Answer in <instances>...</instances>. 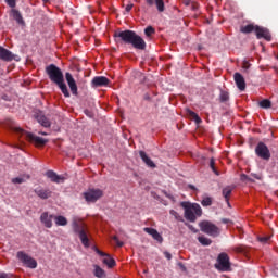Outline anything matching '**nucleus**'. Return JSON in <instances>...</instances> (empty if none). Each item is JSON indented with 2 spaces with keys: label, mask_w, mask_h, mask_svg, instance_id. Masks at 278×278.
Wrapping results in <instances>:
<instances>
[{
  "label": "nucleus",
  "mask_w": 278,
  "mask_h": 278,
  "mask_svg": "<svg viewBox=\"0 0 278 278\" xmlns=\"http://www.w3.org/2000/svg\"><path fill=\"white\" fill-rule=\"evenodd\" d=\"M96 253H97L98 255H100L101 257H105V256L108 255V253H105V252H103V251H101V250H99V249H97V248H96Z\"/></svg>",
  "instance_id": "37998d69"
},
{
  "label": "nucleus",
  "mask_w": 278,
  "mask_h": 278,
  "mask_svg": "<svg viewBox=\"0 0 278 278\" xmlns=\"http://www.w3.org/2000/svg\"><path fill=\"white\" fill-rule=\"evenodd\" d=\"M220 101H229V93L228 92H222L220 94Z\"/></svg>",
  "instance_id": "ea45409f"
},
{
  "label": "nucleus",
  "mask_w": 278,
  "mask_h": 278,
  "mask_svg": "<svg viewBox=\"0 0 278 278\" xmlns=\"http://www.w3.org/2000/svg\"><path fill=\"white\" fill-rule=\"evenodd\" d=\"M210 168H212L213 173L215 175H217V177H218V175H220L218 169H216V161L214 159H211V161H210Z\"/></svg>",
  "instance_id": "2f4dec72"
},
{
  "label": "nucleus",
  "mask_w": 278,
  "mask_h": 278,
  "mask_svg": "<svg viewBox=\"0 0 278 278\" xmlns=\"http://www.w3.org/2000/svg\"><path fill=\"white\" fill-rule=\"evenodd\" d=\"M139 155L147 166L150 168H155V163L149 157V155H147V152L139 151Z\"/></svg>",
  "instance_id": "aec40b11"
},
{
  "label": "nucleus",
  "mask_w": 278,
  "mask_h": 278,
  "mask_svg": "<svg viewBox=\"0 0 278 278\" xmlns=\"http://www.w3.org/2000/svg\"><path fill=\"white\" fill-rule=\"evenodd\" d=\"M257 240H258V242H261L262 244H268V240H270V236L258 237Z\"/></svg>",
  "instance_id": "e433bc0d"
},
{
  "label": "nucleus",
  "mask_w": 278,
  "mask_h": 278,
  "mask_svg": "<svg viewBox=\"0 0 278 278\" xmlns=\"http://www.w3.org/2000/svg\"><path fill=\"white\" fill-rule=\"evenodd\" d=\"M54 220L58 227H66V225H68V219L62 215L54 216Z\"/></svg>",
  "instance_id": "5701e85b"
},
{
  "label": "nucleus",
  "mask_w": 278,
  "mask_h": 278,
  "mask_svg": "<svg viewBox=\"0 0 278 278\" xmlns=\"http://www.w3.org/2000/svg\"><path fill=\"white\" fill-rule=\"evenodd\" d=\"M241 181H254V180L251 179L249 176H247V174H242L241 175Z\"/></svg>",
  "instance_id": "79ce46f5"
},
{
  "label": "nucleus",
  "mask_w": 278,
  "mask_h": 278,
  "mask_svg": "<svg viewBox=\"0 0 278 278\" xmlns=\"http://www.w3.org/2000/svg\"><path fill=\"white\" fill-rule=\"evenodd\" d=\"M115 38H119V40L125 42V45H131L135 49H139L140 51H144V49H147V42H144V39L134 30L115 33Z\"/></svg>",
  "instance_id": "7ed1b4c3"
},
{
  "label": "nucleus",
  "mask_w": 278,
  "mask_h": 278,
  "mask_svg": "<svg viewBox=\"0 0 278 278\" xmlns=\"http://www.w3.org/2000/svg\"><path fill=\"white\" fill-rule=\"evenodd\" d=\"M257 26H255V25H253V24H249V25H247V26H242L241 27V31H242V34H251V31H255V28H256Z\"/></svg>",
  "instance_id": "bb28decb"
},
{
  "label": "nucleus",
  "mask_w": 278,
  "mask_h": 278,
  "mask_svg": "<svg viewBox=\"0 0 278 278\" xmlns=\"http://www.w3.org/2000/svg\"><path fill=\"white\" fill-rule=\"evenodd\" d=\"M10 8H16V0H5Z\"/></svg>",
  "instance_id": "a19ab883"
},
{
  "label": "nucleus",
  "mask_w": 278,
  "mask_h": 278,
  "mask_svg": "<svg viewBox=\"0 0 278 278\" xmlns=\"http://www.w3.org/2000/svg\"><path fill=\"white\" fill-rule=\"evenodd\" d=\"M192 0H181V2L184 3V5H190Z\"/></svg>",
  "instance_id": "3c124183"
},
{
  "label": "nucleus",
  "mask_w": 278,
  "mask_h": 278,
  "mask_svg": "<svg viewBox=\"0 0 278 278\" xmlns=\"http://www.w3.org/2000/svg\"><path fill=\"white\" fill-rule=\"evenodd\" d=\"M112 240L115 242L116 247H123L125 243L121 240H118L117 236H113Z\"/></svg>",
  "instance_id": "58836bf2"
},
{
  "label": "nucleus",
  "mask_w": 278,
  "mask_h": 278,
  "mask_svg": "<svg viewBox=\"0 0 278 278\" xmlns=\"http://www.w3.org/2000/svg\"><path fill=\"white\" fill-rule=\"evenodd\" d=\"M35 193L37 194V197H39V199H49L52 194L51 190L49 189H36Z\"/></svg>",
  "instance_id": "412c9836"
},
{
  "label": "nucleus",
  "mask_w": 278,
  "mask_h": 278,
  "mask_svg": "<svg viewBox=\"0 0 278 278\" xmlns=\"http://www.w3.org/2000/svg\"><path fill=\"white\" fill-rule=\"evenodd\" d=\"M201 204L203 205V207H210V205H212V198L204 197L201 201Z\"/></svg>",
  "instance_id": "473e14b6"
},
{
  "label": "nucleus",
  "mask_w": 278,
  "mask_h": 278,
  "mask_svg": "<svg viewBox=\"0 0 278 278\" xmlns=\"http://www.w3.org/2000/svg\"><path fill=\"white\" fill-rule=\"evenodd\" d=\"M143 231L146 233H149V236H151L153 240H156V242H161V243L164 242V238H162V235H160V232H157L155 228L146 227L143 228Z\"/></svg>",
  "instance_id": "f3484780"
},
{
  "label": "nucleus",
  "mask_w": 278,
  "mask_h": 278,
  "mask_svg": "<svg viewBox=\"0 0 278 278\" xmlns=\"http://www.w3.org/2000/svg\"><path fill=\"white\" fill-rule=\"evenodd\" d=\"M73 230L79 237L81 244H84L86 248L90 247V239L88 238V228L86 227V224L81 222V219L77 217L73 218Z\"/></svg>",
  "instance_id": "39448f33"
},
{
  "label": "nucleus",
  "mask_w": 278,
  "mask_h": 278,
  "mask_svg": "<svg viewBox=\"0 0 278 278\" xmlns=\"http://www.w3.org/2000/svg\"><path fill=\"white\" fill-rule=\"evenodd\" d=\"M94 277L98 278H105V270L101 268L99 265H94V271H93Z\"/></svg>",
  "instance_id": "a878e982"
},
{
  "label": "nucleus",
  "mask_w": 278,
  "mask_h": 278,
  "mask_svg": "<svg viewBox=\"0 0 278 278\" xmlns=\"http://www.w3.org/2000/svg\"><path fill=\"white\" fill-rule=\"evenodd\" d=\"M215 268L220 273H229L231 270V263L229 262V255L227 253H220L218 255Z\"/></svg>",
  "instance_id": "0eeeda50"
},
{
  "label": "nucleus",
  "mask_w": 278,
  "mask_h": 278,
  "mask_svg": "<svg viewBox=\"0 0 278 278\" xmlns=\"http://www.w3.org/2000/svg\"><path fill=\"white\" fill-rule=\"evenodd\" d=\"M199 227L201 231H203V233H207V236H212L213 238H216V236H219L220 233V229L218 228V226H216L212 222H200Z\"/></svg>",
  "instance_id": "423d86ee"
},
{
  "label": "nucleus",
  "mask_w": 278,
  "mask_h": 278,
  "mask_svg": "<svg viewBox=\"0 0 278 278\" xmlns=\"http://www.w3.org/2000/svg\"><path fill=\"white\" fill-rule=\"evenodd\" d=\"M243 68H249V63L248 62L243 63Z\"/></svg>",
  "instance_id": "603ef678"
},
{
  "label": "nucleus",
  "mask_w": 278,
  "mask_h": 278,
  "mask_svg": "<svg viewBox=\"0 0 278 278\" xmlns=\"http://www.w3.org/2000/svg\"><path fill=\"white\" fill-rule=\"evenodd\" d=\"M65 79L67 81V85L70 87V90H71L72 94L77 97V83L75 81V78H73V75L67 72L65 74Z\"/></svg>",
  "instance_id": "ddd939ff"
},
{
  "label": "nucleus",
  "mask_w": 278,
  "mask_h": 278,
  "mask_svg": "<svg viewBox=\"0 0 278 278\" xmlns=\"http://www.w3.org/2000/svg\"><path fill=\"white\" fill-rule=\"evenodd\" d=\"M235 83L239 90H245L247 89V83L244 81V76L240 73H235Z\"/></svg>",
  "instance_id": "6ab92c4d"
},
{
  "label": "nucleus",
  "mask_w": 278,
  "mask_h": 278,
  "mask_svg": "<svg viewBox=\"0 0 278 278\" xmlns=\"http://www.w3.org/2000/svg\"><path fill=\"white\" fill-rule=\"evenodd\" d=\"M0 60H3L4 62H12L14 60V55L10 50L0 47Z\"/></svg>",
  "instance_id": "a211bd4d"
},
{
  "label": "nucleus",
  "mask_w": 278,
  "mask_h": 278,
  "mask_svg": "<svg viewBox=\"0 0 278 278\" xmlns=\"http://www.w3.org/2000/svg\"><path fill=\"white\" fill-rule=\"evenodd\" d=\"M35 118L41 127H51V121L47 116H45V113H42V111L36 112Z\"/></svg>",
  "instance_id": "f8f14e48"
},
{
  "label": "nucleus",
  "mask_w": 278,
  "mask_h": 278,
  "mask_svg": "<svg viewBox=\"0 0 278 278\" xmlns=\"http://www.w3.org/2000/svg\"><path fill=\"white\" fill-rule=\"evenodd\" d=\"M254 31L256 34V38L258 39L264 38V40H267V42H270V40H273V37L270 36V31H268V29L264 27L256 26Z\"/></svg>",
  "instance_id": "9b49d317"
},
{
  "label": "nucleus",
  "mask_w": 278,
  "mask_h": 278,
  "mask_svg": "<svg viewBox=\"0 0 278 278\" xmlns=\"http://www.w3.org/2000/svg\"><path fill=\"white\" fill-rule=\"evenodd\" d=\"M132 9H134V4L132 3L127 4L126 8H125L126 12H131Z\"/></svg>",
  "instance_id": "49530a36"
},
{
  "label": "nucleus",
  "mask_w": 278,
  "mask_h": 278,
  "mask_svg": "<svg viewBox=\"0 0 278 278\" xmlns=\"http://www.w3.org/2000/svg\"><path fill=\"white\" fill-rule=\"evenodd\" d=\"M11 14H12L14 21H16V23H18V25H24L25 24V21H23V15H21V12H18V10L13 9L11 11Z\"/></svg>",
  "instance_id": "4be33fe9"
},
{
  "label": "nucleus",
  "mask_w": 278,
  "mask_h": 278,
  "mask_svg": "<svg viewBox=\"0 0 278 278\" xmlns=\"http://www.w3.org/2000/svg\"><path fill=\"white\" fill-rule=\"evenodd\" d=\"M40 220L45 227L51 229L53 227V215H49L48 212H45L40 216Z\"/></svg>",
  "instance_id": "2eb2a0df"
},
{
  "label": "nucleus",
  "mask_w": 278,
  "mask_h": 278,
  "mask_svg": "<svg viewBox=\"0 0 278 278\" xmlns=\"http://www.w3.org/2000/svg\"><path fill=\"white\" fill-rule=\"evenodd\" d=\"M46 177H48V179H50V181H52L53 184H62L65 179L64 176H60L53 170H48L46 173Z\"/></svg>",
  "instance_id": "dca6fc26"
},
{
  "label": "nucleus",
  "mask_w": 278,
  "mask_h": 278,
  "mask_svg": "<svg viewBox=\"0 0 278 278\" xmlns=\"http://www.w3.org/2000/svg\"><path fill=\"white\" fill-rule=\"evenodd\" d=\"M189 188H190L191 190H197V187H194V185H189Z\"/></svg>",
  "instance_id": "864d4df0"
},
{
  "label": "nucleus",
  "mask_w": 278,
  "mask_h": 278,
  "mask_svg": "<svg viewBox=\"0 0 278 278\" xmlns=\"http://www.w3.org/2000/svg\"><path fill=\"white\" fill-rule=\"evenodd\" d=\"M189 116L197 123V125H201V117H199V114H197L194 111H189Z\"/></svg>",
  "instance_id": "c85d7f7f"
},
{
  "label": "nucleus",
  "mask_w": 278,
  "mask_h": 278,
  "mask_svg": "<svg viewBox=\"0 0 278 278\" xmlns=\"http://www.w3.org/2000/svg\"><path fill=\"white\" fill-rule=\"evenodd\" d=\"M46 74L48 75L50 81H52V84H55L60 88L64 97H71V92H68V87L66 86V83H64V73H62V70H60L58 65H48L46 67Z\"/></svg>",
  "instance_id": "f03ea898"
},
{
  "label": "nucleus",
  "mask_w": 278,
  "mask_h": 278,
  "mask_svg": "<svg viewBox=\"0 0 278 278\" xmlns=\"http://www.w3.org/2000/svg\"><path fill=\"white\" fill-rule=\"evenodd\" d=\"M231 192H233V188L232 187H226L223 189L222 194L227 203V205H229V198L231 197Z\"/></svg>",
  "instance_id": "b1692460"
},
{
  "label": "nucleus",
  "mask_w": 278,
  "mask_h": 278,
  "mask_svg": "<svg viewBox=\"0 0 278 278\" xmlns=\"http://www.w3.org/2000/svg\"><path fill=\"white\" fill-rule=\"evenodd\" d=\"M164 255L166 260H173V255L170 254V252H164Z\"/></svg>",
  "instance_id": "de8ad7c7"
},
{
  "label": "nucleus",
  "mask_w": 278,
  "mask_h": 278,
  "mask_svg": "<svg viewBox=\"0 0 278 278\" xmlns=\"http://www.w3.org/2000/svg\"><path fill=\"white\" fill-rule=\"evenodd\" d=\"M144 34L146 36H148V38H150V36H153V34H155V28H153L152 26H148L144 29Z\"/></svg>",
  "instance_id": "f704fd0d"
},
{
  "label": "nucleus",
  "mask_w": 278,
  "mask_h": 278,
  "mask_svg": "<svg viewBox=\"0 0 278 278\" xmlns=\"http://www.w3.org/2000/svg\"><path fill=\"white\" fill-rule=\"evenodd\" d=\"M17 260H20V262H22V264H24V266H27V268H37L38 267V262H36V260L31 256H29V254L23 252V251H18L16 254Z\"/></svg>",
  "instance_id": "6e6552de"
},
{
  "label": "nucleus",
  "mask_w": 278,
  "mask_h": 278,
  "mask_svg": "<svg viewBox=\"0 0 278 278\" xmlns=\"http://www.w3.org/2000/svg\"><path fill=\"white\" fill-rule=\"evenodd\" d=\"M102 262H103V264L109 266V268H114V266H116V261H114V258H112V256H110V254H106L104 256V258L102 260Z\"/></svg>",
  "instance_id": "393cba45"
},
{
  "label": "nucleus",
  "mask_w": 278,
  "mask_h": 278,
  "mask_svg": "<svg viewBox=\"0 0 278 278\" xmlns=\"http://www.w3.org/2000/svg\"><path fill=\"white\" fill-rule=\"evenodd\" d=\"M255 153L262 160H270V150L264 142H260L256 146Z\"/></svg>",
  "instance_id": "9d476101"
},
{
  "label": "nucleus",
  "mask_w": 278,
  "mask_h": 278,
  "mask_svg": "<svg viewBox=\"0 0 278 278\" xmlns=\"http://www.w3.org/2000/svg\"><path fill=\"white\" fill-rule=\"evenodd\" d=\"M251 176L254 177V179H258V180L262 179V175L260 174H251Z\"/></svg>",
  "instance_id": "09e8293b"
},
{
  "label": "nucleus",
  "mask_w": 278,
  "mask_h": 278,
  "mask_svg": "<svg viewBox=\"0 0 278 278\" xmlns=\"http://www.w3.org/2000/svg\"><path fill=\"white\" fill-rule=\"evenodd\" d=\"M222 223H224V224H226V225H227V223H229V219L224 218V219H222Z\"/></svg>",
  "instance_id": "5fc2aeb1"
},
{
  "label": "nucleus",
  "mask_w": 278,
  "mask_h": 278,
  "mask_svg": "<svg viewBox=\"0 0 278 278\" xmlns=\"http://www.w3.org/2000/svg\"><path fill=\"white\" fill-rule=\"evenodd\" d=\"M0 278H12V274L0 273Z\"/></svg>",
  "instance_id": "a18cd8bd"
},
{
  "label": "nucleus",
  "mask_w": 278,
  "mask_h": 278,
  "mask_svg": "<svg viewBox=\"0 0 278 278\" xmlns=\"http://www.w3.org/2000/svg\"><path fill=\"white\" fill-rule=\"evenodd\" d=\"M155 5L159 12H164V0H155Z\"/></svg>",
  "instance_id": "72a5a7b5"
},
{
  "label": "nucleus",
  "mask_w": 278,
  "mask_h": 278,
  "mask_svg": "<svg viewBox=\"0 0 278 278\" xmlns=\"http://www.w3.org/2000/svg\"><path fill=\"white\" fill-rule=\"evenodd\" d=\"M41 136H47V132H39Z\"/></svg>",
  "instance_id": "6e6d98bb"
},
{
  "label": "nucleus",
  "mask_w": 278,
  "mask_h": 278,
  "mask_svg": "<svg viewBox=\"0 0 278 278\" xmlns=\"http://www.w3.org/2000/svg\"><path fill=\"white\" fill-rule=\"evenodd\" d=\"M187 227L190 229V231H192L193 233H199V230L197 228H194V226L192 225H187Z\"/></svg>",
  "instance_id": "c03bdc74"
},
{
  "label": "nucleus",
  "mask_w": 278,
  "mask_h": 278,
  "mask_svg": "<svg viewBox=\"0 0 278 278\" xmlns=\"http://www.w3.org/2000/svg\"><path fill=\"white\" fill-rule=\"evenodd\" d=\"M181 207L185 210V218L190 223H197V216L203 215V208L198 203L181 202Z\"/></svg>",
  "instance_id": "20e7f679"
},
{
  "label": "nucleus",
  "mask_w": 278,
  "mask_h": 278,
  "mask_svg": "<svg viewBox=\"0 0 278 278\" xmlns=\"http://www.w3.org/2000/svg\"><path fill=\"white\" fill-rule=\"evenodd\" d=\"M26 179H29V175H25L24 177L12 178V184H25Z\"/></svg>",
  "instance_id": "c756f323"
},
{
  "label": "nucleus",
  "mask_w": 278,
  "mask_h": 278,
  "mask_svg": "<svg viewBox=\"0 0 278 278\" xmlns=\"http://www.w3.org/2000/svg\"><path fill=\"white\" fill-rule=\"evenodd\" d=\"M4 127H7V129H10L11 131H14V134H16L18 136V138L28 140V142H31L33 144H35V147H45V144H47V142H49V140H47V139L38 137L31 132L25 131L23 128L16 126V124H14V122L12 119H8L4 123Z\"/></svg>",
  "instance_id": "f257e3e1"
},
{
  "label": "nucleus",
  "mask_w": 278,
  "mask_h": 278,
  "mask_svg": "<svg viewBox=\"0 0 278 278\" xmlns=\"http://www.w3.org/2000/svg\"><path fill=\"white\" fill-rule=\"evenodd\" d=\"M198 241L200 242V244H202L203 247H210V244H212V240L210 238L206 237H198Z\"/></svg>",
  "instance_id": "cd10ccee"
},
{
  "label": "nucleus",
  "mask_w": 278,
  "mask_h": 278,
  "mask_svg": "<svg viewBox=\"0 0 278 278\" xmlns=\"http://www.w3.org/2000/svg\"><path fill=\"white\" fill-rule=\"evenodd\" d=\"M258 105H260V108L268 110V108H270V105H271V102H270V100L265 99V100H262L261 102H258Z\"/></svg>",
  "instance_id": "7c9ffc66"
},
{
  "label": "nucleus",
  "mask_w": 278,
  "mask_h": 278,
  "mask_svg": "<svg viewBox=\"0 0 278 278\" xmlns=\"http://www.w3.org/2000/svg\"><path fill=\"white\" fill-rule=\"evenodd\" d=\"M87 203H97L101 197H103V191L101 189H89L84 193Z\"/></svg>",
  "instance_id": "1a4fd4ad"
},
{
  "label": "nucleus",
  "mask_w": 278,
  "mask_h": 278,
  "mask_svg": "<svg viewBox=\"0 0 278 278\" xmlns=\"http://www.w3.org/2000/svg\"><path fill=\"white\" fill-rule=\"evenodd\" d=\"M93 88H101L103 86H108L110 84V79L104 76H96L91 81Z\"/></svg>",
  "instance_id": "4468645a"
},
{
  "label": "nucleus",
  "mask_w": 278,
  "mask_h": 278,
  "mask_svg": "<svg viewBox=\"0 0 278 278\" xmlns=\"http://www.w3.org/2000/svg\"><path fill=\"white\" fill-rule=\"evenodd\" d=\"M233 251H236V253H247V247L244 245H239V247H236L233 249Z\"/></svg>",
  "instance_id": "4c0bfd02"
},
{
  "label": "nucleus",
  "mask_w": 278,
  "mask_h": 278,
  "mask_svg": "<svg viewBox=\"0 0 278 278\" xmlns=\"http://www.w3.org/2000/svg\"><path fill=\"white\" fill-rule=\"evenodd\" d=\"M169 214H170L172 216H174V218H176V220L184 222V217H181V215H179V213H177V211L170 210V211H169Z\"/></svg>",
  "instance_id": "c9c22d12"
},
{
  "label": "nucleus",
  "mask_w": 278,
  "mask_h": 278,
  "mask_svg": "<svg viewBox=\"0 0 278 278\" xmlns=\"http://www.w3.org/2000/svg\"><path fill=\"white\" fill-rule=\"evenodd\" d=\"M146 3L150 7L154 5L155 4V1L154 0H146Z\"/></svg>",
  "instance_id": "8fccbe9b"
},
{
  "label": "nucleus",
  "mask_w": 278,
  "mask_h": 278,
  "mask_svg": "<svg viewBox=\"0 0 278 278\" xmlns=\"http://www.w3.org/2000/svg\"><path fill=\"white\" fill-rule=\"evenodd\" d=\"M49 0H43V3H48Z\"/></svg>",
  "instance_id": "4d7b16f0"
}]
</instances>
